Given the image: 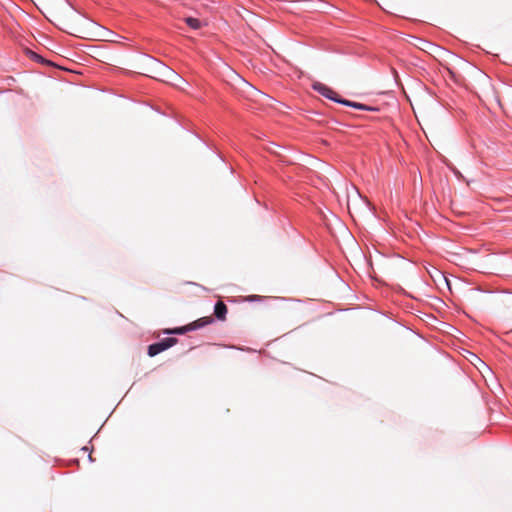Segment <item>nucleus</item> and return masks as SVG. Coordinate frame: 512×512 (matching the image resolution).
<instances>
[{"mask_svg":"<svg viewBox=\"0 0 512 512\" xmlns=\"http://www.w3.org/2000/svg\"><path fill=\"white\" fill-rule=\"evenodd\" d=\"M177 343V338L166 337L148 346L147 354L154 357Z\"/></svg>","mask_w":512,"mask_h":512,"instance_id":"obj_2","label":"nucleus"},{"mask_svg":"<svg viewBox=\"0 0 512 512\" xmlns=\"http://www.w3.org/2000/svg\"><path fill=\"white\" fill-rule=\"evenodd\" d=\"M241 301H249V302H255L256 301V295H249L246 297L240 296L238 297Z\"/></svg>","mask_w":512,"mask_h":512,"instance_id":"obj_7","label":"nucleus"},{"mask_svg":"<svg viewBox=\"0 0 512 512\" xmlns=\"http://www.w3.org/2000/svg\"><path fill=\"white\" fill-rule=\"evenodd\" d=\"M185 22L190 28H192L194 30L201 28V25H202L201 21L194 17H186Z\"/></svg>","mask_w":512,"mask_h":512,"instance_id":"obj_6","label":"nucleus"},{"mask_svg":"<svg viewBox=\"0 0 512 512\" xmlns=\"http://www.w3.org/2000/svg\"><path fill=\"white\" fill-rule=\"evenodd\" d=\"M35 57L37 58V60H39V61L41 60L40 56L35 55Z\"/></svg>","mask_w":512,"mask_h":512,"instance_id":"obj_10","label":"nucleus"},{"mask_svg":"<svg viewBox=\"0 0 512 512\" xmlns=\"http://www.w3.org/2000/svg\"><path fill=\"white\" fill-rule=\"evenodd\" d=\"M191 329H189V324L185 325V326H181V327H175L173 329H166L164 331L165 334H176V335H182V334H185L187 332H190Z\"/></svg>","mask_w":512,"mask_h":512,"instance_id":"obj_5","label":"nucleus"},{"mask_svg":"<svg viewBox=\"0 0 512 512\" xmlns=\"http://www.w3.org/2000/svg\"><path fill=\"white\" fill-rule=\"evenodd\" d=\"M82 450L87 452V451H89V448L88 447H83Z\"/></svg>","mask_w":512,"mask_h":512,"instance_id":"obj_9","label":"nucleus"},{"mask_svg":"<svg viewBox=\"0 0 512 512\" xmlns=\"http://www.w3.org/2000/svg\"><path fill=\"white\" fill-rule=\"evenodd\" d=\"M227 306L222 301H217L214 305V315L218 320H225Z\"/></svg>","mask_w":512,"mask_h":512,"instance_id":"obj_4","label":"nucleus"},{"mask_svg":"<svg viewBox=\"0 0 512 512\" xmlns=\"http://www.w3.org/2000/svg\"><path fill=\"white\" fill-rule=\"evenodd\" d=\"M313 89L315 91H317L319 94H321L322 96L330 99V100H333L337 103H340V104H343V105H346V106H350V107H353V108H356V109H360V110H372V108L364 105V104H361V103H357V102H352V101H349V100H346V99H341L338 97V94L333 90L331 89L330 87L326 86L325 84L323 83H320V82H315L313 85H312Z\"/></svg>","mask_w":512,"mask_h":512,"instance_id":"obj_1","label":"nucleus"},{"mask_svg":"<svg viewBox=\"0 0 512 512\" xmlns=\"http://www.w3.org/2000/svg\"><path fill=\"white\" fill-rule=\"evenodd\" d=\"M213 321L212 317H202L189 323V329H191V331H195L213 323Z\"/></svg>","mask_w":512,"mask_h":512,"instance_id":"obj_3","label":"nucleus"},{"mask_svg":"<svg viewBox=\"0 0 512 512\" xmlns=\"http://www.w3.org/2000/svg\"><path fill=\"white\" fill-rule=\"evenodd\" d=\"M229 301H230V302H237L238 300H236V299H234V298H233V299L231 298V299H229Z\"/></svg>","mask_w":512,"mask_h":512,"instance_id":"obj_8","label":"nucleus"}]
</instances>
